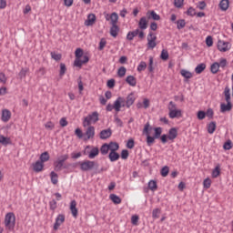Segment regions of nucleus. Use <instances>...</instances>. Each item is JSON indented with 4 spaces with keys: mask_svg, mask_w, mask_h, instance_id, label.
Here are the masks:
<instances>
[{
    "mask_svg": "<svg viewBox=\"0 0 233 233\" xmlns=\"http://www.w3.org/2000/svg\"><path fill=\"white\" fill-rule=\"evenodd\" d=\"M224 95H225V97H226V102L227 103H231L230 102V88H228V86L225 87Z\"/></svg>",
    "mask_w": 233,
    "mask_h": 233,
    "instance_id": "nucleus-45",
    "label": "nucleus"
},
{
    "mask_svg": "<svg viewBox=\"0 0 233 233\" xmlns=\"http://www.w3.org/2000/svg\"><path fill=\"white\" fill-rule=\"evenodd\" d=\"M150 130H152V127H150V122H147L144 126L143 134L147 136V147H152L156 142V137L150 136Z\"/></svg>",
    "mask_w": 233,
    "mask_h": 233,
    "instance_id": "nucleus-3",
    "label": "nucleus"
},
{
    "mask_svg": "<svg viewBox=\"0 0 233 233\" xmlns=\"http://www.w3.org/2000/svg\"><path fill=\"white\" fill-rule=\"evenodd\" d=\"M0 143L1 145H4L5 147H6V145H10L12 141L10 140L9 137L0 135Z\"/></svg>",
    "mask_w": 233,
    "mask_h": 233,
    "instance_id": "nucleus-35",
    "label": "nucleus"
},
{
    "mask_svg": "<svg viewBox=\"0 0 233 233\" xmlns=\"http://www.w3.org/2000/svg\"><path fill=\"white\" fill-rule=\"evenodd\" d=\"M134 145H135L134 139L130 138L127 143V147L132 149L134 148Z\"/></svg>",
    "mask_w": 233,
    "mask_h": 233,
    "instance_id": "nucleus-64",
    "label": "nucleus"
},
{
    "mask_svg": "<svg viewBox=\"0 0 233 233\" xmlns=\"http://www.w3.org/2000/svg\"><path fill=\"white\" fill-rule=\"evenodd\" d=\"M180 74L182 77H185V79H192V73L190 71H187V69H182Z\"/></svg>",
    "mask_w": 233,
    "mask_h": 233,
    "instance_id": "nucleus-36",
    "label": "nucleus"
},
{
    "mask_svg": "<svg viewBox=\"0 0 233 233\" xmlns=\"http://www.w3.org/2000/svg\"><path fill=\"white\" fill-rule=\"evenodd\" d=\"M97 121H99V113H97V111H95L84 119L83 127H90V124L92 122L97 123Z\"/></svg>",
    "mask_w": 233,
    "mask_h": 233,
    "instance_id": "nucleus-6",
    "label": "nucleus"
},
{
    "mask_svg": "<svg viewBox=\"0 0 233 233\" xmlns=\"http://www.w3.org/2000/svg\"><path fill=\"white\" fill-rule=\"evenodd\" d=\"M232 110V102H227V104L222 103L220 105V112H230Z\"/></svg>",
    "mask_w": 233,
    "mask_h": 233,
    "instance_id": "nucleus-19",
    "label": "nucleus"
},
{
    "mask_svg": "<svg viewBox=\"0 0 233 233\" xmlns=\"http://www.w3.org/2000/svg\"><path fill=\"white\" fill-rule=\"evenodd\" d=\"M147 18L153 19V21H159L161 19V16L156 14V11H151V12H147Z\"/></svg>",
    "mask_w": 233,
    "mask_h": 233,
    "instance_id": "nucleus-27",
    "label": "nucleus"
},
{
    "mask_svg": "<svg viewBox=\"0 0 233 233\" xmlns=\"http://www.w3.org/2000/svg\"><path fill=\"white\" fill-rule=\"evenodd\" d=\"M187 23L185 22V19H180L177 21V30H182V28H185Z\"/></svg>",
    "mask_w": 233,
    "mask_h": 233,
    "instance_id": "nucleus-44",
    "label": "nucleus"
},
{
    "mask_svg": "<svg viewBox=\"0 0 233 233\" xmlns=\"http://www.w3.org/2000/svg\"><path fill=\"white\" fill-rule=\"evenodd\" d=\"M176 137H177V128L172 127L168 131L167 139H169V141H174Z\"/></svg>",
    "mask_w": 233,
    "mask_h": 233,
    "instance_id": "nucleus-17",
    "label": "nucleus"
},
{
    "mask_svg": "<svg viewBox=\"0 0 233 233\" xmlns=\"http://www.w3.org/2000/svg\"><path fill=\"white\" fill-rule=\"evenodd\" d=\"M50 177H51V183H53V185H57L58 183V177L59 176L57 175V173H56L55 171H52L50 173Z\"/></svg>",
    "mask_w": 233,
    "mask_h": 233,
    "instance_id": "nucleus-32",
    "label": "nucleus"
},
{
    "mask_svg": "<svg viewBox=\"0 0 233 233\" xmlns=\"http://www.w3.org/2000/svg\"><path fill=\"white\" fill-rule=\"evenodd\" d=\"M168 110L169 112H172V110H177V105H176V103L173 101H170L168 104Z\"/></svg>",
    "mask_w": 233,
    "mask_h": 233,
    "instance_id": "nucleus-58",
    "label": "nucleus"
},
{
    "mask_svg": "<svg viewBox=\"0 0 233 233\" xmlns=\"http://www.w3.org/2000/svg\"><path fill=\"white\" fill-rule=\"evenodd\" d=\"M148 188H150L152 192H156V190H157V182H156V180H150L148 182Z\"/></svg>",
    "mask_w": 233,
    "mask_h": 233,
    "instance_id": "nucleus-39",
    "label": "nucleus"
},
{
    "mask_svg": "<svg viewBox=\"0 0 233 233\" xmlns=\"http://www.w3.org/2000/svg\"><path fill=\"white\" fill-rule=\"evenodd\" d=\"M84 51L81 48H76V52H75V56L76 59L75 61H77L78 59H81L84 56Z\"/></svg>",
    "mask_w": 233,
    "mask_h": 233,
    "instance_id": "nucleus-37",
    "label": "nucleus"
},
{
    "mask_svg": "<svg viewBox=\"0 0 233 233\" xmlns=\"http://www.w3.org/2000/svg\"><path fill=\"white\" fill-rule=\"evenodd\" d=\"M120 156H121L122 159H128L129 153L127 149H124V150H122Z\"/></svg>",
    "mask_w": 233,
    "mask_h": 233,
    "instance_id": "nucleus-63",
    "label": "nucleus"
},
{
    "mask_svg": "<svg viewBox=\"0 0 233 233\" xmlns=\"http://www.w3.org/2000/svg\"><path fill=\"white\" fill-rule=\"evenodd\" d=\"M68 155H62L60 156L55 162H54V168L56 172H61L63 168H66L65 166V161L68 159Z\"/></svg>",
    "mask_w": 233,
    "mask_h": 233,
    "instance_id": "nucleus-2",
    "label": "nucleus"
},
{
    "mask_svg": "<svg viewBox=\"0 0 233 233\" xmlns=\"http://www.w3.org/2000/svg\"><path fill=\"white\" fill-rule=\"evenodd\" d=\"M143 70H147V63L142 61L137 66V72H143Z\"/></svg>",
    "mask_w": 233,
    "mask_h": 233,
    "instance_id": "nucleus-51",
    "label": "nucleus"
},
{
    "mask_svg": "<svg viewBox=\"0 0 233 233\" xmlns=\"http://www.w3.org/2000/svg\"><path fill=\"white\" fill-rule=\"evenodd\" d=\"M5 225L9 230H14L15 227V215L14 213H7L5 215Z\"/></svg>",
    "mask_w": 233,
    "mask_h": 233,
    "instance_id": "nucleus-5",
    "label": "nucleus"
},
{
    "mask_svg": "<svg viewBox=\"0 0 233 233\" xmlns=\"http://www.w3.org/2000/svg\"><path fill=\"white\" fill-rule=\"evenodd\" d=\"M86 136L87 139H92L96 136V127L94 126H89L86 131Z\"/></svg>",
    "mask_w": 233,
    "mask_h": 233,
    "instance_id": "nucleus-13",
    "label": "nucleus"
},
{
    "mask_svg": "<svg viewBox=\"0 0 233 233\" xmlns=\"http://www.w3.org/2000/svg\"><path fill=\"white\" fill-rule=\"evenodd\" d=\"M159 214H161V209L155 208L152 211V218H154V219H157V218H159Z\"/></svg>",
    "mask_w": 233,
    "mask_h": 233,
    "instance_id": "nucleus-52",
    "label": "nucleus"
},
{
    "mask_svg": "<svg viewBox=\"0 0 233 233\" xmlns=\"http://www.w3.org/2000/svg\"><path fill=\"white\" fill-rule=\"evenodd\" d=\"M96 156H99V148L93 147L88 154V157L89 159H94L95 157H96Z\"/></svg>",
    "mask_w": 233,
    "mask_h": 233,
    "instance_id": "nucleus-28",
    "label": "nucleus"
},
{
    "mask_svg": "<svg viewBox=\"0 0 233 233\" xmlns=\"http://www.w3.org/2000/svg\"><path fill=\"white\" fill-rule=\"evenodd\" d=\"M224 150H230L232 148V140H228L227 142L224 143L223 145Z\"/></svg>",
    "mask_w": 233,
    "mask_h": 233,
    "instance_id": "nucleus-54",
    "label": "nucleus"
},
{
    "mask_svg": "<svg viewBox=\"0 0 233 233\" xmlns=\"http://www.w3.org/2000/svg\"><path fill=\"white\" fill-rule=\"evenodd\" d=\"M229 5L230 2L228 0H221L219 3V8L222 10V12H227V10H228Z\"/></svg>",
    "mask_w": 233,
    "mask_h": 233,
    "instance_id": "nucleus-25",
    "label": "nucleus"
},
{
    "mask_svg": "<svg viewBox=\"0 0 233 233\" xmlns=\"http://www.w3.org/2000/svg\"><path fill=\"white\" fill-rule=\"evenodd\" d=\"M43 168H45V164L41 162V160H37L35 164H33L34 172H43Z\"/></svg>",
    "mask_w": 233,
    "mask_h": 233,
    "instance_id": "nucleus-11",
    "label": "nucleus"
},
{
    "mask_svg": "<svg viewBox=\"0 0 233 233\" xmlns=\"http://www.w3.org/2000/svg\"><path fill=\"white\" fill-rule=\"evenodd\" d=\"M65 74H66V65H65V63H61L59 71L60 77H63Z\"/></svg>",
    "mask_w": 233,
    "mask_h": 233,
    "instance_id": "nucleus-47",
    "label": "nucleus"
},
{
    "mask_svg": "<svg viewBox=\"0 0 233 233\" xmlns=\"http://www.w3.org/2000/svg\"><path fill=\"white\" fill-rule=\"evenodd\" d=\"M125 102V98L118 96L116 100L114 102V105L108 104L106 107V110L107 112H112V109L114 108L116 112H121V103Z\"/></svg>",
    "mask_w": 233,
    "mask_h": 233,
    "instance_id": "nucleus-4",
    "label": "nucleus"
},
{
    "mask_svg": "<svg viewBox=\"0 0 233 233\" xmlns=\"http://www.w3.org/2000/svg\"><path fill=\"white\" fill-rule=\"evenodd\" d=\"M168 172H170V167H168V166H165L160 170V174H161L162 177H167V176H168Z\"/></svg>",
    "mask_w": 233,
    "mask_h": 233,
    "instance_id": "nucleus-42",
    "label": "nucleus"
},
{
    "mask_svg": "<svg viewBox=\"0 0 233 233\" xmlns=\"http://www.w3.org/2000/svg\"><path fill=\"white\" fill-rule=\"evenodd\" d=\"M81 58L74 61V66H77L78 68H81L83 65H86V63L90 61V57H88V56L86 55H84Z\"/></svg>",
    "mask_w": 233,
    "mask_h": 233,
    "instance_id": "nucleus-9",
    "label": "nucleus"
},
{
    "mask_svg": "<svg viewBox=\"0 0 233 233\" xmlns=\"http://www.w3.org/2000/svg\"><path fill=\"white\" fill-rule=\"evenodd\" d=\"M49 207L51 210H55L57 208V201L56 199H53L49 202Z\"/></svg>",
    "mask_w": 233,
    "mask_h": 233,
    "instance_id": "nucleus-59",
    "label": "nucleus"
},
{
    "mask_svg": "<svg viewBox=\"0 0 233 233\" xmlns=\"http://www.w3.org/2000/svg\"><path fill=\"white\" fill-rule=\"evenodd\" d=\"M160 59H162V61H167L168 59V51L163 49L160 54Z\"/></svg>",
    "mask_w": 233,
    "mask_h": 233,
    "instance_id": "nucleus-49",
    "label": "nucleus"
},
{
    "mask_svg": "<svg viewBox=\"0 0 233 233\" xmlns=\"http://www.w3.org/2000/svg\"><path fill=\"white\" fill-rule=\"evenodd\" d=\"M106 46V40L105 38H101L99 42L98 50H104Z\"/></svg>",
    "mask_w": 233,
    "mask_h": 233,
    "instance_id": "nucleus-57",
    "label": "nucleus"
},
{
    "mask_svg": "<svg viewBox=\"0 0 233 233\" xmlns=\"http://www.w3.org/2000/svg\"><path fill=\"white\" fill-rule=\"evenodd\" d=\"M218 50H219V52H228V50H230V43L218 40Z\"/></svg>",
    "mask_w": 233,
    "mask_h": 233,
    "instance_id": "nucleus-8",
    "label": "nucleus"
},
{
    "mask_svg": "<svg viewBox=\"0 0 233 233\" xmlns=\"http://www.w3.org/2000/svg\"><path fill=\"white\" fill-rule=\"evenodd\" d=\"M79 165L82 172H88L89 170H93V168H99V164L92 160L79 162Z\"/></svg>",
    "mask_w": 233,
    "mask_h": 233,
    "instance_id": "nucleus-1",
    "label": "nucleus"
},
{
    "mask_svg": "<svg viewBox=\"0 0 233 233\" xmlns=\"http://www.w3.org/2000/svg\"><path fill=\"white\" fill-rule=\"evenodd\" d=\"M221 174V168L219 165H218L212 171V177H218Z\"/></svg>",
    "mask_w": 233,
    "mask_h": 233,
    "instance_id": "nucleus-43",
    "label": "nucleus"
},
{
    "mask_svg": "<svg viewBox=\"0 0 233 233\" xmlns=\"http://www.w3.org/2000/svg\"><path fill=\"white\" fill-rule=\"evenodd\" d=\"M155 134L153 137H155L156 139H159L161 137V134H163V128L162 127H155Z\"/></svg>",
    "mask_w": 233,
    "mask_h": 233,
    "instance_id": "nucleus-40",
    "label": "nucleus"
},
{
    "mask_svg": "<svg viewBox=\"0 0 233 233\" xmlns=\"http://www.w3.org/2000/svg\"><path fill=\"white\" fill-rule=\"evenodd\" d=\"M109 34L112 37H117V35H119V25H111Z\"/></svg>",
    "mask_w": 233,
    "mask_h": 233,
    "instance_id": "nucleus-23",
    "label": "nucleus"
},
{
    "mask_svg": "<svg viewBox=\"0 0 233 233\" xmlns=\"http://www.w3.org/2000/svg\"><path fill=\"white\" fill-rule=\"evenodd\" d=\"M156 39H157V36L154 35V33L149 32V34L147 35V48L153 50V48H156V46H157Z\"/></svg>",
    "mask_w": 233,
    "mask_h": 233,
    "instance_id": "nucleus-7",
    "label": "nucleus"
},
{
    "mask_svg": "<svg viewBox=\"0 0 233 233\" xmlns=\"http://www.w3.org/2000/svg\"><path fill=\"white\" fill-rule=\"evenodd\" d=\"M148 72H154V57L149 56V64L147 66Z\"/></svg>",
    "mask_w": 233,
    "mask_h": 233,
    "instance_id": "nucleus-50",
    "label": "nucleus"
},
{
    "mask_svg": "<svg viewBox=\"0 0 233 233\" xmlns=\"http://www.w3.org/2000/svg\"><path fill=\"white\" fill-rule=\"evenodd\" d=\"M12 117V113L8 109H4L2 111V121L4 123H7V121H10V118Z\"/></svg>",
    "mask_w": 233,
    "mask_h": 233,
    "instance_id": "nucleus-16",
    "label": "nucleus"
},
{
    "mask_svg": "<svg viewBox=\"0 0 233 233\" xmlns=\"http://www.w3.org/2000/svg\"><path fill=\"white\" fill-rule=\"evenodd\" d=\"M127 74V67L121 66L117 71L118 77H125Z\"/></svg>",
    "mask_w": 233,
    "mask_h": 233,
    "instance_id": "nucleus-46",
    "label": "nucleus"
},
{
    "mask_svg": "<svg viewBox=\"0 0 233 233\" xmlns=\"http://www.w3.org/2000/svg\"><path fill=\"white\" fill-rule=\"evenodd\" d=\"M51 57L55 61H61L62 55L61 54H56V52H51Z\"/></svg>",
    "mask_w": 233,
    "mask_h": 233,
    "instance_id": "nucleus-53",
    "label": "nucleus"
},
{
    "mask_svg": "<svg viewBox=\"0 0 233 233\" xmlns=\"http://www.w3.org/2000/svg\"><path fill=\"white\" fill-rule=\"evenodd\" d=\"M108 157L111 163H114V161H117L121 156L116 151H110Z\"/></svg>",
    "mask_w": 233,
    "mask_h": 233,
    "instance_id": "nucleus-24",
    "label": "nucleus"
},
{
    "mask_svg": "<svg viewBox=\"0 0 233 233\" xmlns=\"http://www.w3.org/2000/svg\"><path fill=\"white\" fill-rule=\"evenodd\" d=\"M111 136H112V129L107 128L100 131L99 137L100 139H108V137H111Z\"/></svg>",
    "mask_w": 233,
    "mask_h": 233,
    "instance_id": "nucleus-12",
    "label": "nucleus"
},
{
    "mask_svg": "<svg viewBox=\"0 0 233 233\" xmlns=\"http://www.w3.org/2000/svg\"><path fill=\"white\" fill-rule=\"evenodd\" d=\"M108 150H110V147H108V144H104L101 146L100 147V152L102 154V156H106V154H108Z\"/></svg>",
    "mask_w": 233,
    "mask_h": 233,
    "instance_id": "nucleus-38",
    "label": "nucleus"
},
{
    "mask_svg": "<svg viewBox=\"0 0 233 233\" xmlns=\"http://www.w3.org/2000/svg\"><path fill=\"white\" fill-rule=\"evenodd\" d=\"M197 117L198 119L202 121V119H205V117H207V113L205 111H198L197 114Z\"/></svg>",
    "mask_w": 233,
    "mask_h": 233,
    "instance_id": "nucleus-55",
    "label": "nucleus"
},
{
    "mask_svg": "<svg viewBox=\"0 0 233 233\" xmlns=\"http://www.w3.org/2000/svg\"><path fill=\"white\" fill-rule=\"evenodd\" d=\"M109 198L111 199V201L115 204V205H120L121 203V198H119V196L116 195V194H111L109 196Z\"/></svg>",
    "mask_w": 233,
    "mask_h": 233,
    "instance_id": "nucleus-31",
    "label": "nucleus"
},
{
    "mask_svg": "<svg viewBox=\"0 0 233 233\" xmlns=\"http://www.w3.org/2000/svg\"><path fill=\"white\" fill-rule=\"evenodd\" d=\"M138 27L140 30H147V28H148V22L147 21V17L143 16L140 18L138 22Z\"/></svg>",
    "mask_w": 233,
    "mask_h": 233,
    "instance_id": "nucleus-21",
    "label": "nucleus"
},
{
    "mask_svg": "<svg viewBox=\"0 0 233 233\" xmlns=\"http://www.w3.org/2000/svg\"><path fill=\"white\" fill-rule=\"evenodd\" d=\"M206 45H207V46H212V45H214V40H213L212 36H210V35L207 36Z\"/></svg>",
    "mask_w": 233,
    "mask_h": 233,
    "instance_id": "nucleus-60",
    "label": "nucleus"
},
{
    "mask_svg": "<svg viewBox=\"0 0 233 233\" xmlns=\"http://www.w3.org/2000/svg\"><path fill=\"white\" fill-rule=\"evenodd\" d=\"M211 74H218L219 72V63L214 62L210 66Z\"/></svg>",
    "mask_w": 233,
    "mask_h": 233,
    "instance_id": "nucleus-33",
    "label": "nucleus"
},
{
    "mask_svg": "<svg viewBox=\"0 0 233 233\" xmlns=\"http://www.w3.org/2000/svg\"><path fill=\"white\" fill-rule=\"evenodd\" d=\"M126 83H127L129 86H136L137 85V79L134 76L130 75L127 76Z\"/></svg>",
    "mask_w": 233,
    "mask_h": 233,
    "instance_id": "nucleus-22",
    "label": "nucleus"
},
{
    "mask_svg": "<svg viewBox=\"0 0 233 233\" xmlns=\"http://www.w3.org/2000/svg\"><path fill=\"white\" fill-rule=\"evenodd\" d=\"M211 185H212V181L210 180V178L204 179L203 181L204 188H210Z\"/></svg>",
    "mask_w": 233,
    "mask_h": 233,
    "instance_id": "nucleus-56",
    "label": "nucleus"
},
{
    "mask_svg": "<svg viewBox=\"0 0 233 233\" xmlns=\"http://www.w3.org/2000/svg\"><path fill=\"white\" fill-rule=\"evenodd\" d=\"M26 74H28V68H22L18 74L19 78L25 79V77H26Z\"/></svg>",
    "mask_w": 233,
    "mask_h": 233,
    "instance_id": "nucleus-48",
    "label": "nucleus"
},
{
    "mask_svg": "<svg viewBox=\"0 0 233 233\" xmlns=\"http://www.w3.org/2000/svg\"><path fill=\"white\" fill-rule=\"evenodd\" d=\"M134 101H136V96H134V93H131L127 96L126 100L127 108H130L134 105Z\"/></svg>",
    "mask_w": 233,
    "mask_h": 233,
    "instance_id": "nucleus-20",
    "label": "nucleus"
},
{
    "mask_svg": "<svg viewBox=\"0 0 233 233\" xmlns=\"http://www.w3.org/2000/svg\"><path fill=\"white\" fill-rule=\"evenodd\" d=\"M187 15L194 17V15H196V9H194V7H189L187 11Z\"/></svg>",
    "mask_w": 233,
    "mask_h": 233,
    "instance_id": "nucleus-62",
    "label": "nucleus"
},
{
    "mask_svg": "<svg viewBox=\"0 0 233 233\" xmlns=\"http://www.w3.org/2000/svg\"><path fill=\"white\" fill-rule=\"evenodd\" d=\"M39 161L44 164L46 163V161H50V154L47 151H45L40 155Z\"/></svg>",
    "mask_w": 233,
    "mask_h": 233,
    "instance_id": "nucleus-26",
    "label": "nucleus"
},
{
    "mask_svg": "<svg viewBox=\"0 0 233 233\" xmlns=\"http://www.w3.org/2000/svg\"><path fill=\"white\" fill-rule=\"evenodd\" d=\"M96 23V15L95 14H89L87 15V19L85 21L86 26H92Z\"/></svg>",
    "mask_w": 233,
    "mask_h": 233,
    "instance_id": "nucleus-14",
    "label": "nucleus"
},
{
    "mask_svg": "<svg viewBox=\"0 0 233 233\" xmlns=\"http://www.w3.org/2000/svg\"><path fill=\"white\" fill-rule=\"evenodd\" d=\"M208 134H212L213 132H216V122H210L208 125Z\"/></svg>",
    "mask_w": 233,
    "mask_h": 233,
    "instance_id": "nucleus-41",
    "label": "nucleus"
},
{
    "mask_svg": "<svg viewBox=\"0 0 233 233\" xmlns=\"http://www.w3.org/2000/svg\"><path fill=\"white\" fill-rule=\"evenodd\" d=\"M111 25H117V21H119V15L117 13H112L110 15Z\"/></svg>",
    "mask_w": 233,
    "mask_h": 233,
    "instance_id": "nucleus-34",
    "label": "nucleus"
},
{
    "mask_svg": "<svg viewBox=\"0 0 233 233\" xmlns=\"http://www.w3.org/2000/svg\"><path fill=\"white\" fill-rule=\"evenodd\" d=\"M207 68V64L205 63H201L198 64L196 68H195V72L196 74H203L204 70Z\"/></svg>",
    "mask_w": 233,
    "mask_h": 233,
    "instance_id": "nucleus-29",
    "label": "nucleus"
},
{
    "mask_svg": "<svg viewBox=\"0 0 233 233\" xmlns=\"http://www.w3.org/2000/svg\"><path fill=\"white\" fill-rule=\"evenodd\" d=\"M63 223H65V215L59 214L56 218V222L54 224V230H57L59 227L63 225Z\"/></svg>",
    "mask_w": 233,
    "mask_h": 233,
    "instance_id": "nucleus-10",
    "label": "nucleus"
},
{
    "mask_svg": "<svg viewBox=\"0 0 233 233\" xmlns=\"http://www.w3.org/2000/svg\"><path fill=\"white\" fill-rule=\"evenodd\" d=\"M107 146L110 152H117L119 150V144L117 142H110Z\"/></svg>",
    "mask_w": 233,
    "mask_h": 233,
    "instance_id": "nucleus-30",
    "label": "nucleus"
},
{
    "mask_svg": "<svg viewBox=\"0 0 233 233\" xmlns=\"http://www.w3.org/2000/svg\"><path fill=\"white\" fill-rule=\"evenodd\" d=\"M170 119H176V117H182L183 116V113L181 111V109H175L169 112L168 114Z\"/></svg>",
    "mask_w": 233,
    "mask_h": 233,
    "instance_id": "nucleus-15",
    "label": "nucleus"
},
{
    "mask_svg": "<svg viewBox=\"0 0 233 233\" xmlns=\"http://www.w3.org/2000/svg\"><path fill=\"white\" fill-rule=\"evenodd\" d=\"M77 202H76V200H72L70 203V210H71V214L74 218H77Z\"/></svg>",
    "mask_w": 233,
    "mask_h": 233,
    "instance_id": "nucleus-18",
    "label": "nucleus"
},
{
    "mask_svg": "<svg viewBox=\"0 0 233 233\" xmlns=\"http://www.w3.org/2000/svg\"><path fill=\"white\" fill-rule=\"evenodd\" d=\"M183 3H185V0H174V5L176 8H181V6H183Z\"/></svg>",
    "mask_w": 233,
    "mask_h": 233,
    "instance_id": "nucleus-61",
    "label": "nucleus"
}]
</instances>
